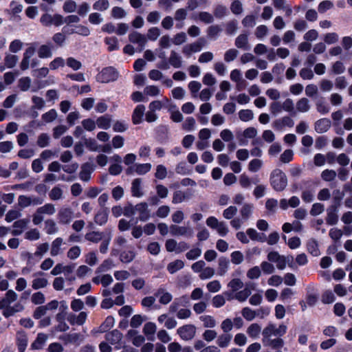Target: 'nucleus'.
Listing matches in <instances>:
<instances>
[{
  "label": "nucleus",
  "instance_id": "nucleus-17",
  "mask_svg": "<svg viewBox=\"0 0 352 352\" xmlns=\"http://www.w3.org/2000/svg\"><path fill=\"white\" fill-rule=\"evenodd\" d=\"M294 122L293 120L288 116H285L281 119L276 120L274 122L273 126L277 130H282L285 126L292 128L294 126Z\"/></svg>",
  "mask_w": 352,
  "mask_h": 352
},
{
  "label": "nucleus",
  "instance_id": "nucleus-43",
  "mask_svg": "<svg viewBox=\"0 0 352 352\" xmlns=\"http://www.w3.org/2000/svg\"><path fill=\"white\" fill-rule=\"evenodd\" d=\"M253 208L254 206L251 204H245L243 205L240 210L242 219L245 221L251 216Z\"/></svg>",
  "mask_w": 352,
  "mask_h": 352
},
{
  "label": "nucleus",
  "instance_id": "nucleus-53",
  "mask_svg": "<svg viewBox=\"0 0 352 352\" xmlns=\"http://www.w3.org/2000/svg\"><path fill=\"white\" fill-rule=\"evenodd\" d=\"M339 36L336 32H329L324 35V41L328 45L334 44L338 42Z\"/></svg>",
  "mask_w": 352,
  "mask_h": 352
},
{
  "label": "nucleus",
  "instance_id": "nucleus-38",
  "mask_svg": "<svg viewBox=\"0 0 352 352\" xmlns=\"http://www.w3.org/2000/svg\"><path fill=\"white\" fill-rule=\"evenodd\" d=\"M184 266V263L182 260H176L173 262L170 263L167 266V270L170 274H174L178 270L182 269Z\"/></svg>",
  "mask_w": 352,
  "mask_h": 352
},
{
  "label": "nucleus",
  "instance_id": "nucleus-20",
  "mask_svg": "<svg viewBox=\"0 0 352 352\" xmlns=\"http://www.w3.org/2000/svg\"><path fill=\"white\" fill-rule=\"evenodd\" d=\"M73 212L70 208H63L58 214L59 222L62 224H66L70 222L72 218Z\"/></svg>",
  "mask_w": 352,
  "mask_h": 352
},
{
  "label": "nucleus",
  "instance_id": "nucleus-63",
  "mask_svg": "<svg viewBox=\"0 0 352 352\" xmlns=\"http://www.w3.org/2000/svg\"><path fill=\"white\" fill-rule=\"evenodd\" d=\"M333 3L332 1L325 0L320 2L318 7V10L320 13H324L326 11L333 8Z\"/></svg>",
  "mask_w": 352,
  "mask_h": 352
},
{
  "label": "nucleus",
  "instance_id": "nucleus-11",
  "mask_svg": "<svg viewBox=\"0 0 352 352\" xmlns=\"http://www.w3.org/2000/svg\"><path fill=\"white\" fill-rule=\"evenodd\" d=\"M94 170L93 165L91 163L85 162L82 164L79 173L80 179L83 182H88Z\"/></svg>",
  "mask_w": 352,
  "mask_h": 352
},
{
  "label": "nucleus",
  "instance_id": "nucleus-4",
  "mask_svg": "<svg viewBox=\"0 0 352 352\" xmlns=\"http://www.w3.org/2000/svg\"><path fill=\"white\" fill-rule=\"evenodd\" d=\"M254 288V283L250 282L245 284V287L243 290L237 292L234 295L229 293H226V295L228 296V300L236 299L240 302H244L247 300Z\"/></svg>",
  "mask_w": 352,
  "mask_h": 352
},
{
  "label": "nucleus",
  "instance_id": "nucleus-48",
  "mask_svg": "<svg viewBox=\"0 0 352 352\" xmlns=\"http://www.w3.org/2000/svg\"><path fill=\"white\" fill-rule=\"evenodd\" d=\"M141 179H133V196L141 197L144 195V192L141 186Z\"/></svg>",
  "mask_w": 352,
  "mask_h": 352
},
{
  "label": "nucleus",
  "instance_id": "nucleus-15",
  "mask_svg": "<svg viewBox=\"0 0 352 352\" xmlns=\"http://www.w3.org/2000/svg\"><path fill=\"white\" fill-rule=\"evenodd\" d=\"M109 209L107 208H101L94 217V222L99 226H102L107 223Z\"/></svg>",
  "mask_w": 352,
  "mask_h": 352
},
{
  "label": "nucleus",
  "instance_id": "nucleus-60",
  "mask_svg": "<svg viewBox=\"0 0 352 352\" xmlns=\"http://www.w3.org/2000/svg\"><path fill=\"white\" fill-rule=\"evenodd\" d=\"M261 271L259 267L254 266L247 272V277L249 279H257L260 277Z\"/></svg>",
  "mask_w": 352,
  "mask_h": 352
},
{
  "label": "nucleus",
  "instance_id": "nucleus-54",
  "mask_svg": "<svg viewBox=\"0 0 352 352\" xmlns=\"http://www.w3.org/2000/svg\"><path fill=\"white\" fill-rule=\"evenodd\" d=\"M45 230L47 234H52L58 231L56 223L52 219H47L45 221Z\"/></svg>",
  "mask_w": 352,
  "mask_h": 352
},
{
  "label": "nucleus",
  "instance_id": "nucleus-13",
  "mask_svg": "<svg viewBox=\"0 0 352 352\" xmlns=\"http://www.w3.org/2000/svg\"><path fill=\"white\" fill-rule=\"evenodd\" d=\"M135 211L139 214V217L142 221H146L150 217V210L148 205L145 202L138 204L135 207Z\"/></svg>",
  "mask_w": 352,
  "mask_h": 352
},
{
  "label": "nucleus",
  "instance_id": "nucleus-35",
  "mask_svg": "<svg viewBox=\"0 0 352 352\" xmlns=\"http://www.w3.org/2000/svg\"><path fill=\"white\" fill-rule=\"evenodd\" d=\"M169 63L175 68H179L182 65V57L175 51H171Z\"/></svg>",
  "mask_w": 352,
  "mask_h": 352
},
{
  "label": "nucleus",
  "instance_id": "nucleus-34",
  "mask_svg": "<svg viewBox=\"0 0 352 352\" xmlns=\"http://www.w3.org/2000/svg\"><path fill=\"white\" fill-rule=\"evenodd\" d=\"M103 238V232H96V231H92L87 232L85 236V239L87 241L93 242V243H98Z\"/></svg>",
  "mask_w": 352,
  "mask_h": 352
},
{
  "label": "nucleus",
  "instance_id": "nucleus-18",
  "mask_svg": "<svg viewBox=\"0 0 352 352\" xmlns=\"http://www.w3.org/2000/svg\"><path fill=\"white\" fill-rule=\"evenodd\" d=\"M331 126V121L327 118H322L315 123V130L318 133H323L329 130Z\"/></svg>",
  "mask_w": 352,
  "mask_h": 352
},
{
  "label": "nucleus",
  "instance_id": "nucleus-21",
  "mask_svg": "<svg viewBox=\"0 0 352 352\" xmlns=\"http://www.w3.org/2000/svg\"><path fill=\"white\" fill-rule=\"evenodd\" d=\"M235 45L236 47L248 50L250 46L248 43V36L246 34H239L235 39Z\"/></svg>",
  "mask_w": 352,
  "mask_h": 352
},
{
  "label": "nucleus",
  "instance_id": "nucleus-44",
  "mask_svg": "<svg viewBox=\"0 0 352 352\" xmlns=\"http://www.w3.org/2000/svg\"><path fill=\"white\" fill-rule=\"evenodd\" d=\"M239 117L243 122H249L254 118V113L250 109H242L239 112Z\"/></svg>",
  "mask_w": 352,
  "mask_h": 352
},
{
  "label": "nucleus",
  "instance_id": "nucleus-24",
  "mask_svg": "<svg viewBox=\"0 0 352 352\" xmlns=\"http://www.w3.org/2000/svg\"><path fill=\"white\" fill-rule=\"evenodd\" d=\"M145 107L143 104L138 105L133 111V124L142 122L144 115Z\"/></svg>",
  "mask_w": 352,
  "mask_h": 352
},
{
  "label": "nucleus",
  "instance_id": "nucleus-50",
  "mask_svg": "<svg viewBox=\"0 0 352 352\" xmlns=\"http://www.w3.org/2000/svg\"><path fill=\"white\" fill-rule=\"evenodd\" d=\"M314 197L315 191L313 189H307L302 192V199L306 203L312 202L314 201Z\"/></svg>",
  "mask_w": 352,
  "mask_h": 352
},
{
  "label": "nucleus",
  "instance_id": "nucleus-33",
  "mask_svg": "<svg viewBox=\"0 0 352 352\" xmlns=\"http://www.w3.org/2000/svg\"><path fill=\"white\" fill-rule=\"evenodd\" d=\"M151 167L150 163L135 164H133V170L138 175H144L151 170Z\"/></svg>",
  "mask_w": 352,
  "mask_h": 352
},
{
  "label": "nucleus",
  "instance_id": "nucleus-37",
  "mask_svg": "<svg viewBox=\"0 0 352 352\" xmlns=\"http://www.w3.org/2000/svg\"><path fill=\"white\" fill-rule=\"evenodd\" d=\"M114 322V318L112 316H108L100 324V331L102 333L107 332L113 326Z\"/></svg>",
  "mask_w": 352,
  "mask_h": 352
},
{
  "label": "nucleus",
  "instance_id": "nucleus-8",
  "mask_svg": "<svg viewBox=\"0 0 352 352\" xmlns=\"http://www.w3.org/2000/svg\"><path fill=\"white\" fill-rule=\"evenodd\" d=\"M155 296L158 298L159 302L164 305H168L173 300V295L163 287L157 289Z\"/></svg>",
  "mask_w": 352,
  "mask_h": 352
},
{
  "label": "nucleus",
  "instance_id": "nucleus-29",
  "mask_svg": "<svg viewBox=\"0 0 352 352\" xmlns=\"http://www.w3.org/2000/svg\"><path fill=\"white\" fill-rule=\"evenodd\" d=\"M199 320L203 322V325L206 328H214L217 325L216 320L210 315H202L199 317Z\"/></svg>",
  "mask_w": 352,
  "mask_h": 352
},
{
  "label": "nucleus",
  "instance_id": "nucleus-49",
  "mask_svg": "<svg viewBox=\"0 0 352 352\" xmlns=\"http://www.w3.org/2000/svg\"><path fill=\"white\" fill-rule=\"evenodd\" d=\"M243 286V283L239 278H233L228 284V287L232 290V292H237L241 289Z\"/></svg>",
  "mask_w": 352,
  "mask_h": 352
},
{
  "label": "nucleus",
  "instance_id": "nucleus-5",
  "mask_svg": "<svg viewBox=\"0 0 352 352\" xmlns=\"http://www.w3.org/2000/svg\"><path fill=\"white\" fill-rule=\"evenodd\" d=\"M340 205V197L338 201L333 203L327 209L326 223L328 225L333 226L338 221L339 206Z\"/></svg>",
  "mask_w": 352,
  "mask_h": 352
},
{
  "label": "nucleus",
  "instance_id": "nucleus-47",
  "mask_svg": "<svg viewBox=\"0 0 352 352\" xmlns=\"http://www.w3.org/2000/svg\"><path fill=\"white\" fill-rule=\"evenodd\" d=\"M182 128L187 131H194L196 128V121L192 117H188L182 124Z\"/></svg>",
  "mask_w": 352,
  "mask_h": 352
},
{
  "label": "nucleus",
  "instance_id": "nucleus-41",
  "mask_svg": "<svg viewBox=\"0 0 352 352\" xmlns=\"http://www.w3.org/2000/svg\"><path fill=\"white\" fill-rule=\"evenodd\" d=\"M308 252L314 256H318L320 254L318 244L314 239H310L307 243Z\"/></svg>",
  "mask_w": 352,
  "mask_h": 352
},
{
  "label": "nucleus",
  "instance_id": "nucleus-61",
  "mask_svg": "<svg viewBox=\"0 0 352 352\" xmlns=\"http://www.w3.org/2000/svg\"><path fill=\"white\" fill-rule=\"evenodd\" d=\"M263 162L259 159L251 160L248 164V169L251 172H257L262 166Z\"/></svg>",
  "mask_w": 352,
  "mask_h": 352
},
{
  "label": "nucleus",
  "instance_id": "nucleus-30",
  "mask_svg": "<svg viewBox=\"0 0 352 352\" xmlns=\"http://www.w3.org/2000/svg\"><path fill=\"white\" fill-rule=\"evenodd\" d=\"M261 332V327L257 323L251 324L247 329L248 336L254 339L258 338Z\"/></svg>",
  "mask_w": 352,
  "mask_h": 352
},
{
  "label": "nucleus",
  "instance_id": "nucleus-59",
  "mask_svg": "<svg viewBox=\"0 0 352 352\" xmlns=\"http://www.w3.org/2000/svg\"><path fill=\"white\" fill-rule=\"evenodd\" d=\"M56 117L57 113L54 109H52L42 115V119L45 122H52Z\"/></svg>",
  "mask_w": 352,
  "mask_h": 352
},
{
  "label": "nucleus",
  "instance_id": "nucleus-56",
  "mask_svg": "<svg viewBox=\"0 0 352 352\" xmlns=\"http://www.w3.org/2000/svg\"><path fill=\"white\" fill-rule=\"evenodd\" d=\"M31 85V79L30 77H22L19 80V87L22 91H28Z\"/></svg>",
  "mask_w": 352,
  "mask_h": 352
},
{
  "label": "nucleus",
  "instance_id": "nucleus-51",
  "mask_svg": "<svg viewBox=\"0 0 352 352\" xmlns=\"http://www.w3.org/2000/svg\"><path fill=\"white\" fill-rule=\"evenodd\" d=\"M170 209L168 206L163 205L160 206L155 212L156 217L164 219L167 217L170 213Z\"/></svg>",
  "mask_w": 352,
  "mask_h": 352
},
{
  "label": "nucleus",
  "instance_id": "nucleus-52",
  "mask_svg": "<svg viewBox=\"0 0 352 352\" xmlns=\"http://www.w3.org/2000/svg\"><path fill=\"white\" fill-rule=\"evenodd\" d=\"M239 52L234 48L229 49L224 54V60L227 63L233 61L238 56Z\"/></svg>",
  "mask_w": 352,
  "mask_h": 352
},
{
  "label": "nucleus",
  "instance_id": "nucleus-62",
  "mask_svg": "<svg viewBox=\"0 0 352 352\" xmlns=\"http://www.w3.org/2000/svg\"><path fill=\"white\" fill-rule=\"evenodd\" d=\"M335 299V295L331 290L325 291L322 295V302L324 304L332 303Z\"/></svg>",
  "mask_w": 352,
  "mask_h": 352
},
{
  "label": "nucleus",
  "instance_id": "nucleus-45",
  "mask_svg": "<svg viewBox=\"0 0 352 352\" xmlns=\"http://www.w3.org/2000/svg\"><path fill=\"white\" fill-rule=\"evenodd\" d=\"M336 172L331 169H325L321 173V177L325 182H331L336 179Z\"/></svg>",
  "mask_w": 352,
  "mask_h": 352
},
{
  "label": "nucleus",
  "instance_id": "nucleus-22",
  "mask_svg": "<svg viewBox=\"0 0 352 352\" xmlns=\"http://www.w3.org/2000/svg\"><path fill=\"white\" fill-rule=\"evenodd\" d=\"M246 233L250 239L252 241L263 243L266 241V236L263 233L258 232L254 228H248L246 230Z\"/></svg>",
  "mask_w": 352,
  "mask_h": 352
},
{
  "label": "nucleus",
  "instance_id": "nucleus-36",
  "mask_svg": "<svg viewBox=\"0 0 352 352\" xmlns=\"http://www.w3.org/2000/svg\"><path fill=\"white\" fill-rule=\"evenodd\" d=\"M296 109L301 113L307 112L310 109L309 101L306 98H300L296 102Z\"/></svg>",
  "mask_w": 352,
  "mask_h": 352
},
{
  "label": "nucleus",
  "instance_id": "nucleus-42",
  "mask_svg": "<svg viewBox=\"0 0 352 352\" xmlns=\"http://www.w3.org/2000/svg\"><path fill=\"white\" fill-rule=\"evenodd\" d=\"M168 174L166 167L163 164H159L156 166L155 177L160 180L164 179Z\"/></svg>",
  "mask_w": 352,
  "mask_h": 352
},
{
  "label": "nucleus",
  "instance_id": "nucleus-14",
  "mask_svg": "<svg viewBox=\"0 0 352 352\" xmlns=\"http://www.w3.org/2000/svg\"><path fill=\"white\" fill-rule=\"evenodd\" d=\"M262 342L264 346H269L272 349H278L283 347L284 345V341L280 337L276 338H263Z\"/></svg>",
  "mask_w": 352,
  "mask_h": 352
},
{
  "label": "nucleus",
  "instance_id": "nucleus-32",
  "mask_svg": "<svg viewBox=\"0 0 352 352\" xmlns=\"http://www.w3.org/2000/svg\"><path fill=\"white\" fill-rule=\"evenodd\" d=\"M104 42L108 46L107 50L109 52H113L119 49L118 41L116 36L106 37Z\"/></svg>",
  "mask_w": 352,
  "mask_h": 352
},
{
  "label": "nucleus",
  "instance_id": "nucleus-26",
  "mask_svg": "<svg viewBox=\"0 0 352 352\" xmlns=\"http://www.w3.org/2000/svg\"><path fill=\"white\" fill-rule=\"evenodd\" d=\"M28 223V221L27 219H19L18 221H16L13 223V227L14 228H19V229H14L12 231V234L13 236H19V235H20L22 233V232H23V229L26 228Z\"/></svg>",
  "mask_w": 352,
  "mask_h": 352
},
{
  "label": "nucleus",
  "instance_id": "nucleus-28",
  "mask_svg": "<svg viewBox=\"0 0 352 352\" xmlns=\"http://www.w3.org/2000/svg\"><path fill=\"white\" fill-rule=\"evenodd\" d=\"M170 104L169 100L165 98L162 100H154L149 104V109L152 111H160L163 107H166Z\"/></svg>",
  "mask_w": 352,
  "mask_h": 352
},
{
  "label": "nucleus",
  "instance_id": "nucleus-39",
  "mask_svg": "<svg viewBox=\"0 0 352 352\" xmlns=\"http://www.w3.org/2000/svg\"><path fill=\"white\" fill-rule=\"evenodd\" d=\"M38 56L41 58H50L52 56L51 47L47 45H42L38 50Z\"/></svg>",
  "mask_w": 352,
  "mask_h": 352
},
{
  "label": "nucleus",
  "instance_id": "nucleus-31",
  "mask_svg": "<svg viewBox=\"0 0 352 352\" xmlns=\"http://www.w3.org/2000/svg\"><path fill=\"white\" fill-rule=\"evenodd\" d=\"M96 124L98 128L107 130L111 126V118L109 115L100 116L97 119Z\"/></svg>",
  "mask_w": 352,
  "mask_h": 352
},
{
  "label": "nucleus",
  "instance_id": "nucleus-27",
  "mask_svg": "<svg viewBox=\"0 0 352 352\" xmlns=\"http://www.w3.org/2000/svg\"><path fill=\"white\" fill-rule=\"evenodd\" d=\"M156 329V324L154 322H148L144 324L143 327V333L147 336L148 340H153L151 337H153Z\"/></svg>",
  "mask_w": 352,
  "mask_h": 352
},
{
  "label": "nucleus",
  "instance_id": "nucleus-40",
  "mask_svg": "<svg viewBox=\"0 0 352 352\" xmlns=\"http://www.w3.org/2000/svg\"><path fill=\"white\" fill-rule=\"evenodd\" d=\"M50 85V82L47 80H38L36 79L34 80L32 85L31 87L32 92H36L39 89H41Z\"/></svg>",
  "mask_w": 352,
  "mask_h": 352
},
{
  "label": "nucleus",
  "instance_id": "nucleus-3",
  "mask_svg": "<svg viewBox=\"0 0 352 352\" xmlns=\"http://www.w3.org/2000/svg\"><path fill=\"white\" fill-rule=\"evenodd\" d=\"M287 329V327L284 324H281L278 327L274 324H269L262 331L263 338L281 337L285 334Z\"/></svg>",
  "mask_w": 352,
  "mask_h": 352
},
{
  "label": "nucleus",
  "instance_id": "nucleus-6",
  "mask_svg": "<svg viewBox=\"0 0 352 352\" xmlns=\"http://www.w3.org/2000/svg\"><path fill=\"white\" fill-rule=\"evenodd\" d=\"M170 232L173 236H185L187 238H191L194 235L193 229L190 226L171 225L170 226Z\"/></svg>",
  "mask_w": 352,
  "mask_h": 352
},
{
  "label": "nucleus",
  "instance_id": "nucleus-64",
  "mask_svg": "<svg viewBox=\"0 0 352 352\" xmlns=\"http://www.w3.org/2000/svg\"><path fill=\"white\" fill-rule=\"evenodd\" d=\"M144 94L150 96H157L160 95V89L155 85H149L146 86L144 89Z\"/></svg>",
  "mask_w": 352,
  "mask_h": 352
},
{
  "label": "nucleus",
  "instance_id": "nucleus-1",
  "mask_svg": "<svg viewBox=\"0 0 352 352\" xmlns=\"http://www.w3.org/2000/svg\"><path fill=\"white\" fill-rule=\"evenodd\" d=\"M270 184L276 191H283L287 186L286 175L280 169L274 170L270 175Z\"/></svg>",
  "mask_w": 352,
  "mask_h": 352
},
{
  "label": "nucleus",
  "instance_id": "nucleus-23",
  "mask_svg": "<svg viewBox=\"0 0 352 352\" xmlns=\"http://www.w3.org/2000/svg\"><path fill=\"white\" fill-rule=\"evenodd\" d=\"M217 344L221 348H226L229 346L232 336L230 333H224L217 337Z\"/></svg>",
  "mask_w": 352,
  "mask_h": 352
},
{
  "label": "nucleus",
  "instance_id": "nucleus-2",
  "mask_svg": "<svg viewBox=\"0 0 352 352\" xmlns=\"http://www.w3.org/2000/svg\"><path fill=\"white\" fill-rule=\"evenodd\" d=\"M118 71L112 66L105 67L96 75L97 82L100 83H109L118 80Z\"/></svg>",
  "mask_w": 352,
  "mask_h": 352
},
{
  "label": "nucleus",
  "instance_id": "nucleus-9",
  "mask_svg": "<svg viewBox=\"0 0 352 352\" xmlns=\"http://www.w3.org/2000/svg\"><path fill=\"white\" fill-rule=\"evenodd\" d=\"M122 338V333L118 329H114L105 335V339L111 344H118L116 348L120 349L121 347V340Z\"/></svg>",
  "mask_w": 352,
  "mask_h": 352
},
{
  "label": "nucleus",
  "instance_id": "nucleus-58",
  "mask_svg": "<svg viewBox=\"0 0 352 352\" xmlns=\"http://www.w3.org/2000/svg\"><path fill=\"white\" fill-rule=\"evenodd\" d=\"M54 212V206L52 204H46L43 206L37 208V213L53 214Z\"/></svg>",
  "mask_w": 352,
  "mask_h": 352
},
{
  "label": "nucleus",
  "instance_id": "nucleus-25",
  "mask_svg": "<svg viewBox=\"0 0 352 352\" xmlns=\"http://www.w3.org/2000/svg\"><path fill=\"white\" fill-rule=\"evenodd\" d=\"M47 339V336L46 334L43 333H38L36 340L31 344V349L33 350L42 349Z\"/></svg>",
  "mask_w": 352,
  "mask_h": 352
},
{
  "label": "nucleus",
  "instance_id": "nucleus-12",
  "mask_svg": "<svg viewBox=\"0 0 352 352\" xmlns=\"http://www.w3.org/2000/svg\"><path fill=\"white\" fill-rule=\"evenodd\" d=\"M168 111L170 114V119L174 122H180L183 120L184 117L182 113L179 111L176 104L170 103L166 106Z\"/></svg>",
  "mask_w": 352,
  "mask_h": 352
},
{
  "label": "nucleus",
  "instance_id": "nucleus-46",
  "mask_svg": "<svg viewBox=\"0 0 352 352\" xmlns=\"http://www.w3.org/2000/svg\"><path fill=\"white\" fill-rule=\"evenodd\" d=\"M16 345L19 352H25L28 345V338L25 334H23L17 338Z\"/></svg>",
  "mask_w": 352,
  "mask_h": 352
},
{
  "label": "nucleus",
  "instance_id": "nucleus-16",
  "mask_svg": "<svg viewBox=\"0 0 352 352\" xmlns=\"http://www.w3.org/2000/svg\"><path fill=\"white\" fill-rule=\"evenodd\" d=\"M300 199L297 196H292L288 200L281 199L280 200V207L283 210H287L288 207L296 208L300 205Z\"/></svg>",
  "mask_w": 352,
  "mask_h": 352
},
{
  "label": "nucleus",
  "instance_id": "nucleus-7",
  "mask_svg": "<svg viewBox=\"0 0 352 352\" xmlns=\"http://www.w3.org/2000/svg\"><path fill=\"white\" fill-rule=\"evenodd\" d=\"M177 331L182 340H190L195 336L196 327L193 324H186L178 328Z\"/></svg>",
  "mask_w": 352,
  "mask_h": 352
},
{
  "label": "nucleus",
  "instance_id": "nucleus-55",
  "mask_svg": "<svg viewBox=\"0 0 352 352\" xmlns=\"http://www.w3.org/2000/svg\"><path fill=\"white\" fill-rule=\"evenodd\" d=\"M62 243H63V239L60 237L56 238L52 242L51 252H50V254L52 256H55L58 254L60 247Z\"/></svg>",
  "mask_w": 352,
  "mask_h": 352
},
{
  "label": "nucleus",
  "instance_id": "nucleus-57",
  "mask_svg": "<svg viewBox=\"0 0 352 352\" xmlns=\"http://www.w3.org/2000/svg\"><path fill=\"white\" fill-rule=\"evenodd\" d=\"M230 257L232 263L234 265H239L244 260L243 254L240 251H234L232 252Z\"/></svg>",
  "mask_w": 352,
  "mask_h": 352
},
{
  "label": "nucleus",
  "instance_id": "nucleus-19",
  "mask_svg": "<svg viewBox=\"0 0 352 352\" xmlns=\"http://www.w3.org/2000/svg\"><path fill=\"white\" fill-rule=\"evenodd\" d=\"M112 214L114 217H118L121 216L122 213L125 216L132 215V204L129 203L127 206L125 207L124 211L123 212L122 208L120 206H115L112 208Z\"/></svg>",
  "mask_w": 352,
  "mask_h": 352
},
{
  "label": "nucleus",
  "instance_id": "nucleus-10",
  "mask_svg": "<svg viewBox=\"0 0 352 352\" xmlns=\"http://www.w3.org/2000/svg\"><path fill=\"white\" fill-rule=\"evenodd\" d=\"M202 47L203 43L199 40L193 43L184 46L182 48V52L186 56L190 57L192 53L200 52L202 49Z\"/></svg>",
  "mask_w": 352,
  "mask_h": 352
}]
</instances>
